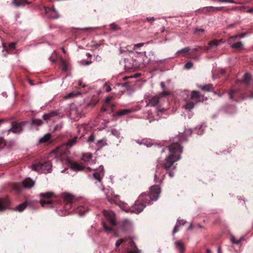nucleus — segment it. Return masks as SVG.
I'll return each instance as SVG.
<instances>
[{
	"label": "nucleus",
	"mask_w": 253,
	"mask_h": 253,
	"mask_svg": "<svg viewBox=\"0 0 253 253\" xmlns=\"http://www.w3.org/2000/svg\"><path fill=\"white\" fill-rule=\"evenodd\" d=\"M170 154L167 156L162 164H159L156 167V173L155 174V180L158 178V171L160 168V166L165 169L167 171H169V174L170 177H172L174 175L173 170L176 168V165L174 163L180 159V155L182 152V147L179 142H173L168 147Z\"/></svg>",
	"instance_id": "f257e3e1"
},
{
	"label": "nucleus",
	"mask_w": 253,
	"mask_h": 253,
	"mask_svg": "<svg viewBox=\"0 0 253 253\" xmlns=\"http://www.w3.org/2000/svg\"><path fill=\"white\" fill-rule=\"evenodd\" d=\"M161 193L160 187L158 185H154L150 187L149 193H143L138 197L130 209L131 213L139 214L146 207V204H150L151 202L156 201Z\"/></svg>",
	"instance_id": "f03ea898"
},
{
	"label": "nucleus",
	"mask_w": 253,
	"mask_h": 253,
	"mask_svg": "<svg viewBox=\"0 0 253 253\" xmlns=\"http://www.w3.org/2000/svg\"><path fill=\"white\" fill-rule=\"evenodd\" d=\"M121 244H122V246L124 247L128 246L131 248L130 250H128V249H127L128 251L127 253H140L135 245L134 241L131 238H124L119 239L116 242L115 245L116 247H118Z\"/></svg>",
	"instance_id": "7ed1b4c3"
},
{
	"label": "nucleus",
	"mask_w": 253,
	"mask_h": 253,
	"mask_svg": "<svg viewBox=\"0 0 253 253\" xmlns=\"http://www.w3.org/2000/svg\"><path fill=\"white\" fill-rule=\"evenodd\" d=\"M51 163L47 161L43 163L39 162L32 166L33 170L40 173H48L51 170Z\"/></svg>",
	"instance_id": "20e7f679"
},
{
	"label": "nucleus",
	"mask_w": 253,
	"mask_h": 253,
	"mask_svg": "<svg viewBox=\"0 0 253 253\" xmlns=\"http://www.w3.org/2000/svg\"><path fill=\"white\" fill-rule=\"evenodd\" d=\"M53 193L51 192L40 193V197L44 199L40 201L41 206L43 207L53 208L54 207L53 200L51 198L53 196Z\"/></svg>",
	"instance_id": "39448f33"
},
{
	"label": "nucleus",
	"mask_w": 253,
	"mask_h": 253,
	"mask_svg": "<svg viewBox=\"0 0 253 253\" xmlns=\"http://www.w3.org/2000/svg\"><path fill=\"white\" fill-rule=\"evenodd\" d=\"M26 122H21L20 123L12 122L11 128L8 130V132L11 131L14 133H20L23 131V127L26 124Z\"/></svg>",
	"instance_id": "423d86ee"
},
{
	"label": "nucleus",
	"mask_w": 253,
	"mask_h": 253,
	"mask_svg": "<svg viewBox=\"0 0 253 253\" xmlns=\"http://www.w3.org/2000/svg\"><path fill=\"white\" fill-rule=\"evenodd\" d=\"M103 214L106 217L109 223L113 226L116 225L115 214L113 211H104Z\"/></svg>",
	"instance_id": "0eeeda50"
},
{
	"label": "nucleus",
	"mask_w": 253,
	"mask_h": 253,
	"mask_svg": "<svg viewBox=\"0 0 253 253\" xmlns=\"http://www.w3.org/2000/svg\"><path fill=\"white\" fill-rule=\"evenodd\" d=\"M228 95L230 99L236 102L239 101L240 98L242 99H245L241 93L235 89H231L228 93Z\"/></svg>",
	"instance_id": "6e6552de"
},
{
	"label": "nucleus",
	"mask_w": 253,
	"mask_h": 253,
	"mask_svg": "<svg viewBox=\"0 0 253 253\" xmlns=\"http://www.w3.org/2000/svg\"><path fill=\"white\" fill-rule=\"evenodd\" d=\"M63 198L65 204V209H69L71 208L74 199L73 196L71 194L65 193L63 195Z\"/></svg>",
	"instance_id": "1a4fd4ad"
},
{
	"label": "nucleus",
	"mask_w": 253,
	"mask_h": 253,
	"mask_svg": "<svg viewBox=\"0 0 253 253\" xmlns=\"http://www.w3.org/2000/svg\"><path fill=\"white\" fill-rule=\"evenodd\" d=\"M68 163L71 169L73 171H81L84 169V167L80 165L77 162L68 160Z\"/></svg>",
	"instance_id": "9d476101"
},
{
	"label": "nucleus",
	"mask_w": 253,
	"mask_h": 253,
	"mask_svg": "<svg viewBox=\"0 0 253 253\" xmlns=\"http://www.w3.org/2000/svg\"><path fill=\"white\" fill-rule=\"evenodd\" d=\"M204 96L199 91L193 90L191 92V99L195 101V102H200L203 100Z\"/></svg>",
	"instance_id": "9b49d317"
},
{
	"label": "nucleus",
	"mask_w": 253,
	"mask_h": 253,
	"mask_svg": "<svg viewBox=\"0 0 253 253\" xmlns=\"http://www.w3.org/2000/svg\"><path fill=\"white\" fill-rule=\"evenodd\" d=\"M104 176V169L102 166L100 167L98 171L93 174V176L99 182H101L102 177Z\"/></svg>",
	"instance_id": "f8f14e48"
},
{
	"label": "nucleus",
	"mask_w": 253,
	"mask_h": 253,
	"mask_svg": "<svg viewBox=\"0 0 253 253\" xmlns=\"http://www.w3.org/2000/svg\"><path fill=\"white\" fill-rule=\"evenodd\" d=\"M9 200L8 198H0V211L5 210L8 206Z\"/></svg>",
	"instance_id": "ddd939ff"
},
{
	"label": "nucleus",
	"mask_w": 253,
	"mask_h": 253,
	"mask_svg": "<svg viewBox=\"0 0 253 253\" xmlns=\"http://www.w3.org/2000/svg\"><path fill=\"white\" fill-rule=\"evenodd\" d=\"M251 78L252 75L248 73H245L243 78L242 82L245 84L246 86L248 89L250 87V83Z\"/></svg>",
	"instance_id": "4468645a"
},
{
	"label": "nucleus",
	"mask_w": 253,
	"mask_h": 253,
	"mask_svg": "<svg viewBox=\"0 0 253 253\" xmlns=\"http://www.w3.org/2000/svg\"><path fill=\"white\" fill-rule=\"evenodd\" d=\"M45 11L46 14L51 12V14L49 16L52 18H58V16L57 15L56 12L54 7L53 6L52 7H45Z\"/></svg>",
	"instance_id": "2eb2a0df"
},
{
	"label": "nucleus",
	"mask_w": 253,
	"mask_h": 253,
	"mask_svg": "<svg viewBox=\"0 0 253 253\" xmlns=\"http://www.w3.org/2000/svg\"><path fill=\"white\" fill-rule=\"evenodd\" d=\"M176 249L178 251L179 253H184L185 247L184 244L181 241H177L174 243Z\"/></svg>",
	"instance_id": "dca6fc26"
},
{
	"label": "nucleus",
	"mask_w": 253,
	"mask_h": 253,
	"mask_svg": "<svg viewBox=\"0 0 253 253\" xmlns=\"http://www.w3.org/2000/svg\"><path fill=\"white\" fill-rule=\"evenodd\" d=\"M131 222L130 220L128 219H124L122 220L120 222L121 227L124 230H126L130 226Z\"/></svg>",
	"instance_id": "f3484780"
},
{
	"label": "nucleus",
	"mask_w": 253,
	"mask_h": 253,
	"mask_svg": "<svg viewBox=\"0 0 253 253\" xmlns=\"http://www.w3.org/2000/svg\"><path fill=\"white\" fill-rule=\"evenodd\" d=\"M22 183L23 186L25 188H31L34 185V182L30 178L25 179Z\"/></svg>",
	"instance_id": "a211bd4d"
},
{
	"label": "nucleus",
	"mask_w": 253,
	"mask_h": 253,
	"mask_svg": "<svg viewBox=\"0 0 253 253\" xmlns=\"http://www.w3.org/2000/svg\"><path fill=\"white\" fill-rule=\"evenodd\" d=\"M58 115V113L56 111H52L48 114H46L43 115L42 118L44 120H48L50 118L56 116Z\"/></svg>",
	"instance_id": "6ab92c4d"
},
{
	"label": "nucleus",
	"mask_w": 253,
	"mask_h": 253,
	"mask_svg": "<svg viewBox=\"0 0 253 253\" xmlns=\"http://www.w3.org/2000/svg\"><path fill=\"white\" fill-rule=\"evenodd\" d=\"M13 3L17 6H25L26 4L30 3L27 0H13Z\"/></svg>",
	"instance_id": "aec40b11"
},
{
	"label": "nucleus",
	"mask_w": 253,
	"mask_h": 253,
	"mask_svg": "<svg viewBox=\"0 0 253 253\" xmlns=\"http://www.w3.org/2000/svg\"><path fill=\"white\" fill-rule=\"evenodd\" d=\"M160 96H155L149 100V104L152 106H155L159 103Z\"/></svg>",
	"instance_id": "412c9836"
},
{
	"label": "nucleus",
	"mask_w": 253,
	"mask_h": 253,
	"mask_svg": "<svg viewBox=\"0 0 253 253\" xmlns=\"http://www.w3.org/2000/svg\"><path fill=\"white\" fill-rule=\"evenodd\" d=\"M15 46L16 42H10L8 44V46H7L5 44L3 43V49L6 51L7 52L14 49L15 48Z\"/></svg>",
	"instance_id": "4be33fe9"
},
{
	"label": "nucleus",
	"mask_w": 253,
	"mask_h": 253,
	"mask_svg": "<svg viewBox=\"0 0 253 253\" xmlns=\"http://www.w3.org/2000/svg\"><path fill=\"white\" fill-rule=\"evenodd\" d=\"M222 42V39L219 40H214L211 41H210L209 42V45L210 46H209V47H208V50L209 49V48H212L214 46H216L218 45V44H219V43H220Z\"/></svg>",
	"instance_id": "5701e85b"
},
{
	"label": "nucleus",
	"mask_w": 253,
	"mask_h": 253,
	"mask_svg": "<svg viewBox=\"0 0 253 253\" xmlns=\"http://www.w3.org/2000/svg\"><path fill=\"white\" fill-rule=\"evenodd\" d=\"M199 87L203 91H211L212 89V85L211 84H208L205 85H201Z\"/></svg>",
	"instance_id": "b1692460"
},
{
	"label": "nucleus",
	"mask_w": 253,
	"mask_h": 253,
	"mask_svg": "<svg viewBox=\"0 0 253 253\" xmlns=\"http://www.w3.org/2000/svg\"><path fill=\"white\" fill-rule=\"evenodd\" d=\"M52 153L54 154L56 156H59L64 154V152L61 147H58L53 150Z\"/></svg>",
	"instance_id": "393cba45"
},
{
	"label": "nucleus",
	"mask_w": 253,
	"mask_h": 253,
	"mask_svg": "<svg viewBox=\"0 0 253 253\" xmlns=\"http://www.w3.org/2000/svg\"><path fill=\"white\" fill-rule=\"evenodd\" d=\"M51 137V134L47 133L39 140V143H42L48 142Z\"/></svg>",
	"instance_id": "a878e982"
},
{
	"label": "nucleus",
	"mask_w": 253,
	"mask_h": 253,
	"mask_svg": "<svg viewBox=\"0 0 253 253\" xmlns=\"http://www.w3.org/2000/svg\"><path fill=\"white\" fill-rule=\"evenodd\" d=\"M131 112V111L130 109H123L118 111L116 113V115L118 116H122L128 114L130 113Z\"/></svg>",
	"instance_id": "bb28decb"
},
{
	"label": "nucleus",
	"mask_w": 253,
	"mask_h": 253,
	"mask_svg": "<svg viewBox=\"0 0 253 253\" xmlns=\"http://www.w3.org/2000/svg\"><path fill=\"white\" fill-rule=\"evenodd\" d=\"M244 44L242 42H236L231 45V47L233 48L241 49L243 48Z\"/></svg>",
	"instance_id": "cd10ccee"
},
{
	"label": "nucleus",
	"mask_w": 253,
	"mask_h": 253,
	"mask_svg": "<svg viewBox=\"0 0 253 253\" xmlns=\"http://www.w3.org/2000/svg\"><path fill=\"white\" fill-rule=\"evenodd\" d=\"M78 138V136H75L74 138L68 140L67 142V146L69 147H72L76 143Z\"/></svg>",
	"instance_id": "c85d7f7f"
},
{
	"label": "nucleus",
	"mask_w": 253,
	"mask_h": 253,
	"mask_svg": "<svg viewBox=\"0 0 253 253\" xmlns=\"http://www.w3.org/2000/svg\"><path fill=\"white\" fill-rule=\"evenodd\" d=\"M27 206V203L24 202L22 203L16 207V210L20 212L23 211Z\"/></svg>",
	"instance_id": "c756f323"
},
{
	"label": "nucleus",
	"mask_w": 253,
	"mask_h": 253,
	"mask_svg": "<svg viewBox=\"0 0 253 253\" xmlns=\"http://www.w3.org/2000/svg\"><path fill=\"white\" fill-rule=\"evenodd\" d=\"M120 207L126 212H130V208L128 207L127 204L125 203H121L119 204Z\"/></svg>",
	"instance_id": "7c9ffc66"
},
{
	"label": "nucleus",
	"mask_w": 253,
	"mask_h": 253,
	"mask_svg": "<svg viewBox=\"0 0 253 253\" xmlns=\"http://www.w3.org/2000/svg\"><path fill=\"white\" fill-rule=\"evenodd\" d=\"M31 124L34 126H40L42 125L43 122L40 119H33Z\"/></svg>",
	"instance_id": "2f4dec72"
},
{
	"label": "nucleus",
	"mask_w": 253,
	"mask_h": 253,
	"mask_svg": "<svg viewBox=\"0 0 253 253\" xmlns=\"http://www.w3.org/2000/svg\"><path fill=\"white\" fill-rule=\"evenodd\" d=\"M190 48L189 47H185L184 48H182L181 50H178L176 52V54L177 55H179L180 54H181V53H184V54L187 53L189 51H190Z\"/></svg>",
	"instance_id": "473e14b6"
},
{
	"label": "nucleus",
	"mask_w": 253,
	"mask_h": 253,
	"mask_svg": "<svg viewBox=\"0 0 253 253\" xmlns=\"http://www.w3.org/2000/svg\"><path fill=\"white\" fill-rule=\"evenodd\" d=\"M60 66L63 71L66 72L67 70L68 67L66 61L65 60L63 59L61 60Z\"/></svg>",
	"instance_id": "72a5a7b5"
},
{
	"label": "nucleus",
	"mask_w": 253,
	"mask_h": 253,
	"mask_svg": "<svg viewBox=\"0 0 253 253\" xmlns=\"http://www.w3.org/2000/svg\"><path fill=\"white\" fill-rule=\"evenodd\" d=\"M80 94V92H78L77 93H75L73 92H70L66 96H65L64 98L65 99H68L69 98H71L74 96H77L78 95Z\"/></svg>",
	"instance_id": "f704fd0d"
},
{
	"label": "nucleus",
	"mask_w": 253,
	"mask_h": 253,
	"mask_svg": "<svg viewBox=\"0 0 253 253\" xmlns=\"http://www.w3.org/2000/svg\"><path fill=\"white\" fill-rule=\"evenodd\" d=\"M205 30L203 29L196 28L194 30V34H197L198 36H201L204 33Z\"/></svg>",
	"instance_id": "c9c22d12"
},
{
	"label": "nucleus",
	"mask_w": 253,
	"mask_h": 253,
	"mask_svg": "<svg viewBox=\"0 0 253 253\" xmlns=\"http://www.w3.org/2000/svg\"><path fill=\"white\" fill-rule=\"evenodd\" d=\"M194 107V103L193 102H188L186 103L185 108L189 110L192 109Z\"/></svg>",
	"instance_id": "e433bc0d"
},
{
	"label": "nucleus",
	"mask_w": 253,
	"mask_h": 253,
	"mask_svg": "<svg viewBox=\"0 0 253 253\" xmlns=\"http://www.w3.org/2000/svg\"><path fill=\"white\" fill-rule=\"evenodd\" d=\"M102 225H103V227L104 229L106 232H111L113 230L112 228L108 226L105 222H102Z\"/></svg>",
	"instance_id": "4c0bfd02"
},
{
	"label": "nucleus",
	"mask_w": 253,
	"mask_h": 253,
	"mask_svg": "<svg viewBox=\"0 0 253 253\" xmlns=\"http://www.w3.org/2000/svg\"><path fill=\"white\" fill-rule=\"evenodd\" d=\"M97 144L100 147H102L107 145L106 141L105 139L100 140L98 141Z\"/></svg>",
	"instance_id": "58836bf2"
},
{
	"label": "nucleus",
	"mask_w": 253,
	"mask_h": 253,
	"mask_svg": "<svg viewBox=\"0 0 253 253\" xmlns=\"http://www.w3.org/2000/svg\"><path fill=\"white\" fill-rule=\"evenodd\" d=\"M111 133L117 138L120 137V133L117 129H112Z\"/></svg>",
	"instance_id": "ea45409f"
},
{
	"label": "nucleus",
	"mask_w": 253,
	"mask_h": 253,
	"mask_svg": "<svg viewBox=\"0 0 253 253\" xmlns=\"http://www.w3.org/2000/svg\"><path fill=\"white\" fill-rule=\"evenodd\" d=\"M231 241L233 244H239L241 242V239L236 240L234 236H232L231 238Z\"/></svg>",
	"instance_id": "a19ab883"
},
{
	"label": "nucleus",
	"mask_w": 253,
	"mask_h": 253,
	"mask_svg": "<svg viewBox=\"0 0 253 253\" xmlns=\"http://www.w3.org/2000/svg\"><path fill=\"white\" fill-rule=\"evenodd\" d=\"M206 9L207 11L210 12H215V9H214L215 7L213 6H207L204 8Z\"/></svg>",
	"instance_id": "79ce46f5"
},
{
	"label": "nucleus",
	"mask_w": 253,
	"mask_h": 253,
	"mask_svg": "<svg viewBox=\"0 0 253 253\" xmlns=\"http://www.w3.org/2000/svg\"><path fill=\"white\" fill-rule=\"evenodd\" d=\"M6 145V141L3 137L0 138V148H2Z\"/></svg>",
	"instance_id": "37998d69"
},
{
	"label": "nucleus",
	"mask_w": 253,
	"mask_h": 253,
	"mask_svg": "<svg viewBox=\"0 0 253 253\" xmlns=\"http://www.w3.org/2000/svg\"><path fill=\"white\" fill-rule=\"evenodd\" d=\"M110 27V29L113 31H116L119 29L118 26L114 23L111 24Z\"/></svg>",
	"instance_id": "c03bdc74"
},
{
	"label": "nucleus",
	"mask_w": 253,
	"mask_h": 253,
	"mask_svg": "<svg viewBox=\"0 0 253 253\" xmlns=\"http://www.w3.org/2000/svg\"><path fill=\"white\" fill-rule=\"evenodd\" d=\"M104 88L105 90V91L107 92H110L111 90V88L110 86V85L107 84L105 83L104 85Z\"/></svg>",
	"instance_id": "a18cd8bd"
},
{
	"label": "nucleus",
	"mask_w": 253,
	"mask_h": 253,
	"mask_svg": "<svg viewBox=\"0 0 253 253\" xmlns=\"http://www.w3.org/2000/svg\"><path fill=\"white\" fill-rule=\"evenodd\" d=\"M81 63H82V65H83L84 66H87V65H89L91 64L92 63V62L91 60H90V61L82 60L81 61Z\"/></svg>",
	"instance_id": "49530a36"
},
{
	"label": "nucleus",
	"mask_w": 253,
	"mask_h": 253,
	"mask_svg": "<svg viewBox=\"0 0 253 253\" xmlns=\"http://www.w3.org/2000/svg\"><path fill=\"white\" fill-rule=\"evenodd\" d=\"M193 66V63L191 62H188L185 65V68L187 69H190Z\"/></svg>",
	"instance_id": "de8ad7c7"
},
{
	"label": "nucleus",
	"mask_w": 253,
	"mask_h": 253,
	"mask_svg": "<svg viewBox=\"0 0 253 253\" xmlns=\"http://www.w3.org/2000/svg\"><path fill=\"white\" fill-rule=\"evenodd\" d=\"M249 91L250 92V95L249 97L250 98H253V84L252 85L251 87L248 88Z\"/></svg>",
	"instance_id": "09e8293b"
},
{
	"label": "nucleus",
	"mask_w": 253,
	"mask_h": 253,
	"mask_svg": "<svg viewBox=\"0 0 253 253\" xmlns=\"http://www.w3.org/2000/svg\"><path fill=\"white\" fill-rule=\"evenodd\" d=\"M112 99L113 96H108L107 97H106L105 100V102L106 104V105H109Z\"/></svg>",
	"instance_id": "8fccbe9b"
},
{
	"label": "nucleus",
	"mask_w": 253,
	"mask_h": 253,
	"mask_svg": "<svg viewBox=\"0 0 253 253\" xmlns=\"http://www.w3.org/2000/svg\"><path fill=\"white\" fill-rule=\"evenodd\" d=\"M186 222V221L183 219H177L176 224H178L179 226L180 225H183Z\"/></svg>",
	"instance_id": "3c124183"
},
{
	"label": "nucleus",
	"mask_w": 253,
	"mask_h": 253,
	"mask_svg": "<svg viewBox=\"0 0 253 253\" xmlns=\"http://www.w3.org/2000/svg\"><path fill=\"white\" fill-rule=\"evenodd\" d=\"M84 160L85 161H89L90 159H91L92 155L90 154H86L85 155H84Z\"/></svg>",
	"instance_id": "603ef678"
},
{
	"label": "nucleus",
	"mask_w": 253,
	"mask_h": 253,
	"mask_svg": "<svg viewBox=\"0 0 253 253\" xmlns=\"http://www.w3.org/2000/svg\"><path fill=\"white\" fill-rule=\"evenodd\" d=\"M237 38H239V35H236L235 36H232V37H230L228 40V42L230 43V42H231V41L232 40H233L234 41L236 40L237 39Z\"/></svg>",
	"instance_id": "864d4df0"
},
{
	"label": "nucleus",
	"mask_w": 253,
	"mask_h": 253,
	"mask_svg": "<svg viewBox=\"0 0 253 253\" xmlns=\"http://www.w3.org/2000/svg\"><path fill=\"white\" fill-rule=\"evenodd\" d=\"M78 211H79V212H80V214H84V211H85V208L84 207H79V209H78Z\"/></svg>",
	"instance_id": "5fc2aeb1"
},
{
	"label": "nucleus",
	"mask_w": 253,
	"mask_h": 253,
	"mask_svg": "<svg viewBox=\"0 0 253 253\" xmlns=\"http://www.w3.org/2000/svg\"><path fill=\"white\" fill-rule=\"evenodd\" d=\"M94 135H93V134H91L89 137H88V140H87V141L88 142H92L94 141Z\"/></svg>",
	"instance_id": "6e6d98bb"
},
{
	"label": "nucleus",
	"mask_w": 253,
	"mask_h": 253,
	"mask_svg": "<svg viewBox=\"0 0 253 253\" xmlns=\"http://www.w3.org/2000/svg\"><path fill=\"white\" fill-rule=\"evenodd\" d=\"M169 94V92L167 91H163L161 94H160V96H163V97H165V96H168Z\"/></svg>",
	"instance_id": "4d7b16f0"
},
{
	"label": "nucleus",
	"mask_w": 253,
	"mask_h": 253,
	"mask_svg": "<svg viewBox=\"0 0 253 253\" xmlns=\"http://www.w3.org/2000/svg\"><path fill=\"white\" fill-rule=\"evenodd\" d=\"M198 50V48H195L194 49H193L191 52H190L189 53V55L190 56H193V55H194L195 54V51H196Z\"/></svg>",
	"instance_id": "13d9d810"
},
{
	"label": "nucleus",
	"mask_w": 253,
	"mask_h": 253,
	"mask_svg": "<svg viewBox=\"0 0 253 253\" xmlns=\"http://www.w3.org/2000/svg\"><path fill=\"white\" fill-rule=\"evenodd\" d=\"M179 225L178 224H176L173 229V234H175V233H176L178 231V227H179Z\"/></svg>",
	"instance_id": "bf43d9fd"
},
{
	"label": "nucleus",
	"mask_w": 253,
	"mask_h": 253,
	"mask_svg": "<svg viewBox=\"0 0 253 253\" xmlns=\"http://www.w3.org/2000/svg\"><path fill=\"white\" fill-rule=\"evenodd\" d=\"M144 45V43H139L134 45L133 49H135L137 47H140Z\"/></svg>",
	"instance_id": "052dcab7"
},
{
	"label": "nucleus",
	"mask_w": 253,
	"mask_h": 253,
	"mask_svg": "<svg viewBox=\"0 0 253 253\" xmlns=\"http://www.w3.org/2000/svg\"><path fill=\"white\" fill-rule=\"evenodd\" d=\"M225 9V7H215V8L214 9H215V11H221V10H223Z\"/></svg>",
	"instance_id": "680f3d73"
},
{
	"label": "nucleus",
	"mask_w": 253,
	"mask_h": 253,
	"mask_svg": "<svg viewBox=\"0 0 253 253\" xmlns=\"http://www.w3.org/2000/svg\"><path fill=\"white\" fill-rule=\"evenodd\" d=\"M102 60V58L100 56L97 55L95 57V60L96 61V62H100Z\"/></svg>",
	"instance_id": "e2e57ef3"
},
{
	"label": "nucleus",
	"mask_w": 253,
	"mask_h": 253,
	"mask_svg": "<svg viewBox=\"0 0 253 253\" xmlns=\"http://www.w3.org/2000/svg\"><path fill=\"white\" fill-rule=\"evenodd\" d=\"M221 2H229L233 3H235V1L233 0H222Z\"/></svg>",
	"instance_id": "0e129e2a"
},
{
	"label": "nucleus",
	"mask_w": 253,
	"mask_h": 253,
	"mask_svg": "<svg viewBox=\"0 0 253 253\" xmlns=\"http://www.w3.org/2000/svg\"><path fill=\"white\" fill-rule=\"evenodd\" d=\"M147 20L148 21L150 22H153L155 20V19L153 17H147Z\"/></svg>",
	"instance_id": "69168bd1"
},
{
	"label": "nucleus",
	"mask_w": 253,
	"mask_h": 253,
	"mask_svg": "<svg viewBox=\"0 0 253 253\" xmlns=\"http://www.w3.org/2000/svg\"><path fill=\"white\" fill-rule=\"evenodd\" d=\"M108 198V200L109 202H110L111 203H115V204H117V203L116 202L115 200L112 198Z\"/></svg>",
	"instance_id": "338daca9"
},
{
	"label": "nucleus",
	"mask_w": 253,
	"mask_h": 253,
	"mask_svg": "<svg viewBox=\"0 0 253 253\" xmlns=\"http://www.w3.org/2000/svg\"><path fill=\"white\" fill-rule=\"evenodd\" d=\"M78 85L79 86H82L83 87L85 86L84 84H83V82L81 81H79Z\"/></svg>",
	"instance_id": "774afa93"
}]
</instances>
